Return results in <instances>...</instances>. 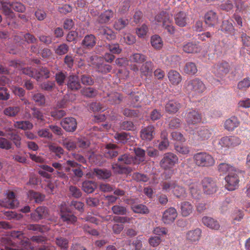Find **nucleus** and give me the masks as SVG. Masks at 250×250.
Masks as SVG:
<instances>
[{
  "mask_svg": "<svg viewBox=\"0 0 250 250\" xmlns=\"http://www.w3.org/2000/svg\"><path fill=\"white\" fill-rule=\"evenodd\" d=\"M193 159L195 165L199 167H208L215 164L213 157L206 152H200L195 154Z\"/></svg>",
  "mask_w": 250,
  "mask_h": 250,
  "instance_id": "1",
  "label": "nucleus"
},
{
  "mask_svg": "<svg viewBox=\"0 0 250 250\" xmlns=\"http://www.w3.org/2000/svg\"><path fill=\"white\" fill-rule=\"evenodd\" d=\"M185 87L187 91L195 95H200L206 89L205 84L197 78L186 82Z\"/></svg>",
  "mask_w": 250,
  "mask_h": 250,
  "instance_id": "2",
  "label": "nucleus"
},
{
  "mask_svg": "<svg viewBox=\"0 0 250 250\" xmlns=\"http://www.w3.org/2000/svg\"><path fill=\"white\" fill-rule=\"evenodd\" d=\"M230 70V64L226 61H222L213 65L212 72L218 78L222 80L229 73Z\"/></svg>",
  "mask_w": 250,
  "mask_h": 250,
  "instance_id": "3",
  "label": "nucleus"
},
{
  "mask_svg": "<svg viewBox=\"0 0 250 250\" xmlns=\"http://www.w3.org/2000/svg\"><path fill=\"white\" fill-rule=\"evenodd\" d=\"M240 175H242V172L236 169L228 173L225 177V187L228 190H234L238 187Z\"/></svg>",
  "mask_w": 250,
  "mask_h": 250,
  "instance_id": "4",
  "label": "nucleus"
},
{
  "mask_svg": "<svg viewBox=\"0 0 250 250\" xmlns=\"http://www.w3.org/2000/svg\"><path fill=\"white\" fill-rule=\"evenodd\" d=\"M162 189L166 191L171 190L177 198H182L186 194L184 188L177 185L174 182H165L162 183Z\"/></svg>",
  "mask_w": 250,
  "mask_h": 250,
  "instance_id": "5",
  "label": "nucleus"
},
{
  "mask_svg": "<svg viewBox=\"0 0 250 250\" xmlns=\"http://www.w3.org/2000/svg\"><path fill=\"white\" fill-rule=\"evenodd\" d=\"M178 162L177 156L172 153L167 152L164 154L160 162V166L164 170H169Z\"/></svg>",
  "mask_w": 250,
  "mask_h": 250,
  "instance_id": "6",
  "label": "nucleus"
},
{
  "mask_svg": "<svg viewBox=\"0 0 250 250\" xmlns=\"http://www.w3.org/2000/svg\"><path fill=\"white\" fill-rule=\"evenodd\" d=\"M201 184L204 192L206 194H213L217 190L216 181L211 177L204 178L202 180Z\"/></svg>",
  "mask_w": 250,
  "mask_h": 250,
  "instance_id": "7",
  "label": "nucleus"
},
{
  "mask_svg": "<svg viewBox=\"0 0 250 250\" xmlns=\"http://www.w3.org/2000/svg\"><path fill=\"white\" fill-rule=\"evenodd\" d=\"M185 121L188 125H195L202 122V116L198 110L189 109L185 115Z\"/></svg>",
  "mask_w": 250,
  "mask_h": 250,
  "instance_id": "8",
  "label": "nucleus"
},
{
  "mask_svg": "<svg viewBox=\"0 0 250 250\" xmlns=\"http://www.w3.org/2000/svg\"><path fill=\"white\" fill-rule=\"evenodd\" d=\"M146 98V95L142 91L131 92L128 98V104L133 107L141 106L142 102Z\"/></svg>",
  "mask_w": 250,
  "mask_h": 250,
  "instance_id": "9",
  "label": "nucleus"
},
{
  "mask_svg": "<svg viewBox=\"0 0 250 250\" xmlns=\"http://www.w3.org/2000/svg\"><path fill=\"white\" fill-rule=\"evenodd\" d=\"M0 10L7 19L11 20L14 17V14L12 9V2H10L9 0H0Z\"/></svg>",
  "mask_w": 250,
  "mask_h": 250,
  "instance_id": "10",
  "label": "nucleus"
},
{
  "mask_svg": "<svg viewBox=\"0 0 250 250\" xmlns=\"http://www.w3.org/2000/svg\"><path fill=\"white\" fill-rule=\"evenodd\" d=\"M61 126L67 132L74 131L77 126L76 120L73 117L64 118L61 122Z\"/></svg>",
  "mask_w": 250,
  "mask_h": 250,
  "instance_id": "11",
  "label": "nucleus"
},
{
  "mask_svg": "<svg viewBox=\"0 0 250 250\" xmlns=\"http://www.w3.org/2000/svg\"><path fill=\"white\" fill-rule=\"evenodd\" d=\"M155 134V128L152 125L145 127L140 131L141 139L146 141H151L153 139Z\"/></svg>",
  "mask_w": 250,
  "mask_h": 250,
  "instance_id": "12",
  "label": "nucleus"
},
{
  "mask_svg": "<svg viewBox=\"0 0 250 250\" xmlns=\"http://www.w3.org/2000/svg\"><path fill=\"white\" fill-rule=\"evenodd\" d=\"M67 88L72 91H77L81 87L79 77L76 75H70L67 78Z\"/></svg>",
  "mask_w": 250,
  "mask_h": 250,
  "instance_id": "13",
  "label": "nucleus"
},
{
  "mask_svg": "<svg viewBox=\"0 0 250 250\" xmlns=\"http://www.w3.org/2000/svg\"><path fill=\"white\" fill-rule=\"evenodd\" d=\"M204 21L208 26H214L218 22L217 13L212 10L207 11L204 15Z\"/></svg>",
  "mask_w": 250,
  "mask_h": 250,
  "instance_id": "14",
  "label": "nucleus"
},
{
  "mask_svg": "<svg viewBox=\"0 0 250 250\" xmlns=\"http://www.w3.org/2000/svg\"><path fill=\"white\" fill-rule=\"evenodd\" d=\"M212 135V131L211 130L205 128L201 127L193 134L194 138L198 141H202L207 140Z\"/></svg>",
  "mask_w": 250,
  "mask_h": 250,
  "instance_id": "15",
  "label": "nucleus"
},
{
  "mask_svg": "<svg viewBox=\"0 0 250 250\" xmlns=\"http://www.w3.org/2000/svg\"><path fill=\"white\" fill-rule=\"evenodd\" d=\"M177 216L176 210L174 208H169L164 212L162 221L165 224H170L174 221Z\"/></svg>",
  "mask_w": 250,
  "mask_h": 250,
  "instance_id": "16",
  "label": "nucleus"
},
{
  "mask_svg": "<svg viewBox=\"0 0 250 250\" xmlns=\"http://www.w3.org/2000/svg\"><path fill=\"white\" fill-rule=\"evenodd\" d=\"M114 12L111 9L106 10L101 13L97 17V22L99 23L106 24L109 22L113 18Z\"/></svg>",
  "mask_w": 250,
  "mask_h": 250,
  "instance_id": "17",
  "label": "nucleus"
},
{
  "mask_svg": "<svg viewBox=\"0 0 250 250\" xmlns=\"http://www.w3.org/2000/svg\"><path fill=\"white\" fill-rule=\"evenodd\" d=\"M98 34L110 41L116 39V34L113 31L107 26H102L98 30Z\"/></svg>",
  "mask_w": 250,
  "mask_h": 250,
  "instance_id": "18",
  "label": "nucleus"
},
{
  "mask_svg": "<svg viewBox=\"0 0 250 250\" xmlns=\"http://www.w3.org/2000/svg\"><path fill=\"white\" fill-rule=\"evenodd\" d=\"M114 137L118 143L127 144L132 141V137L130 133L125 132L116 133Z\"/></svg>",
  "mask_w": 250,
  "mask_h": 250,
  "instance_id": "19",
  "label": "nucleus"
},
{
  "mask_svg": "<svg viewBox=\"0 0 250 250\" xmlns=\"http://www.w3.org/2000/svg\"><path fill=\"white\" fill-rule=\"evenodd\" d=\"M96 43V38L94 35H86L82 42V45L86 49L92 48Z\"/></svg>",
  "mask_w": 250,
  "mask_h": 250,
  "instance_id": "20",
  "label": "nucleus"
},
{
  "mask_svg": "<svg viewBox=\"0 0 250 250\" xmlns=\"http://www.w3.org/2000/svg\"><path fill=\"white\" fill-rule=\"evenodd\" d=\"M104 98H106L105 101L111 104H119L123 100V97L118 92H111L107 94V96Z\"/></svg>",
  "mask_w": 250,
  "mask_h": 250,
  "instance_id": "21",
  "label": "nucleus"
},
{
  "mask_svg": "<svg viewBox=\"0 0 250 250\" xmlns=\"http://www.w3.org/2000/svg\"><path fill=\"white\" fill-rule=\"evenodd\" d=\"M189 189L190 190L192 197L195 199L199 200L201 196L202 193L200 189V184L198 182L191 183L189 185Z\"/></svg>",
  "mask_w": 250,
  "mask_h": 250,
  "instance_id": "22",
  "label": "nucleus"
},
{
  "mask_svg": "<svg viewBox=\"0 0 250 250\" xmlns=\"http://www.w3.org/2000/svg\"><path fill=\"white\" fill-rule=\"evenodd\" d=\"M188 16L186 13L183 11L177 13L174 16L175 22L180 27H184L187 24Z\"/></svg>",
  "mask_w": 250,
  "mask_h": 250,
  "instance_id": "23",
  "label": "nucleus"
},
{
  "mask_svg": "<svg viewBox=\"0 0 250 250\" xmlns=\"http://www.w3.org/2000/svg\"><path fill=\"white\" fill-rule=\"evenodd\" d=\"M181 104L174 100L169 101L165 105L166 111L170 114L176 113L181 108Z\"/></svg>",
  "mask_w": 250,
  "mask_h": 250,
  "instance_id": "24",
  "label": "nucleus"
},
{
  "mask_svg": "<svg viewBox=\"0 0 250 250\" xmlns=\"http://www.w3.org/2000/svg\"><path fill=\"white\" fill-rule=\"evenodd\" d=\"M239 124L240 122L238 118L235 116H232L226 120L224 123V126L227 130L232 131L238 127Z\"/></svg>",
  "mask_w": 250,
  "mask_h": 250,
  "instance_id": "25",
  "label": "nucleus"
},
{
  "mask_svg": "<svg viewBox=\"0 0 250 250\" xmlns=\"http://www.w3.org/2000/svg\"><path fill=\"white\" fill-rule=\"evenodd\" d=\"M93 173L98 179L106 180L111 176V171L106 169L94 168Z\"/></svg>",
  "mask_w": 250,
  "mask_h": 250,
  "instance_id": "26",
  "label": "nucleus"
},
{
  "mask_svg": "<svg viewBox=\"0 0 250 250\" xmlns=\"http://www.w3.org/2000/svg\"><path fill=\"white\" fill-rule=\"evenodd\" d=\"M117 146L115 144H109L106 145L104 150V156L107 158H112L118 155V151L116 149Z\"/></svg>",
  "mask_w": 250,
  "mask_h": 250,
  "instance_id": "27",
  "label": "nucleus"
},
{
  "mask_svg": "<svg viewBox=\"0 0 250 250\" xmlns=\"http://www.w3.org/2000/svg\"><path fill=\"white\" fill-rule=\"evenodd\" d=\"M170 19L171 17L168 13L165 11H161L155 16L154 21L156 23L158 24L162 23L163 25H165Z\"/></svg>",
  "mask_w": 250,
  "mask_h": 250,
  "instance_id": "28",
  "label": "nucleus"
},
{
  "mask_svg": "<svg viewBox=\"0 0 250 250\" xmlns=\"http://www.w3.org/2000/svg\"><path fill=\"white\" fill-rule=\"evenodd\" d=\"M202 222L206 226L211 229L218 230L220 228V225L217 221L212 218L204 217L202 218Z\"/></svg>",
  "mask_w": 250,
  "mask_h": 250,
  "instance_id": "29",
  "label": "nucleus"
},
{
  "mask_svg": "<svg viewBox=\"0 0 250 250\" xmlns=\"http://www.w3.org/2000/svg\"><path fill=\"white\" fill-rule=\"evenodd\" d=\"M97 184L96 182L90 180H85L82 183V189L87 193H92L97 188Z\"/></svg>",
  "mask_w": 250,
  "mask_h": 250,
  "instance_id": "30",
  "label": "nucleus"
},
{
  "mask_svg": "<svg viewBox=\"0 0 250 250\" xmlns=\"http://www.w3.org/2000/svg\"><path fill=\"white\" fill-rule=\"evenodd\" d=\"M201 233V229L197 228L189 231L187 234V238L191 242H197L200 239Z\"/></svg>",
  "mask_w": 250,
  "mask_h": 250,
  "instance_id": "31",
  "label": "nucleus"
},
{
  "mask_svg": "<svg viewBox=\"0 0 250 250\" xmlns=\"http://www.w3.org/2000/svg\"><path fill=\"white\" fill-rule=\"evenodd\" d=\"M27 196L30 202L34 201L36 203L42 202L45 198V196L43 194L33 190L29 191Z\"/></svg>",
  "mask_w": 250,
  "mask_h": 250,
  "instance_id": "32",
  "label": "nucleus"
},
{
  "mask_svg": "<svg viewBox=\"0 0 250 250\" xmlns=\"http://www.w3.org/2000/svg\"><path fill=\"white\" fill-rule=\"evenodd\" d=\"M183 51L187 53H196L201 50V47L196 43L189 42L183 46Z\"/></svg>",
  "mask_w": 250,
  "mask_h": 250,
  "instance_id": "33",
  "label": "nucleus"
},
{
  "mask_svg": "<svg viewBox=\"0 0 250 250\" xmlns=\"http://www.w3.org/2000/svg\"><path fill=\"white\" fill-rule=\"evenodd\" d=\"M153 63L150 61H146L144 63L140 68V71L142 75L146 76L152 72L153 70Z\"/></svg>",
  "mask_w": 250,
  "mask_h": 250,
  "instance_id": "34",
  "label": "nucleus"
},
{
  "mask_svg": "<svg viewBox=\"0 0 250 250\" xmlns=\"http://www.w3.org/2000/svg\"><path fill=\"white\" fill-rule=\"evenodd\" d=\"M35 79L39 81L41 78L48 79L50 77V70L46 67H39L38 69H36Z\"/></svg>",
  "mask_w": 250,
  "mask_h": 250,
  "instance_id": "35",
  "label": "nucleus"
},
{
  "mask_svg": "<svg viewBox=\"0 0 250 250\" xmlns=\"http://www.w3.org/2000/svg\"><path fill=\"white\" fill-rule=\"evenodd\" d=\"M169 81L174 85H178L182 81V77L179 72L175 70H170L168 73Z\"/></svg>",
  "mask_w": 250,
  "mask_h": 250,
  "instance_id": "36",
  "label": "nucleus"
},
{
  "mask_svg": "<svg viewBox=\"0 0 250 250\" xmlns=\"http://www.w3.org/2000/svg\"><path fill=\"white\" fill-rule=\"evenodd\" d=\"M118 162L121 163V164H136L135 163V158L133 156L129 154H125L120 156L118 159Z\"/></svg>",
  "mask_w": 250,
  "mask_h": 250,
  "instance_id": "37",
  "label": "nucleus"
},
{
  "mask_svg": "<svg viewBox=\"0 0 250 250\" xmlns=\"http://www.w3.org/2000/svg\"><path fill=\"white\" fill-rule=\"evenodd\" d=\"M40 167L41 169L39 170V174L47 179L51 178V175L48 172H53L54 171L53 168L46 165H42Z\"/></svg>",
  "mask_w": 250,
  "mask_h": 250,
  "instance_id": "38",
  "label": "nucleus"
},
{
  "mask_svg": "<svg viewBox=\"0 0 250 250\" xmlns=\"http://www.w3.org/2000/svg\"><path fill=\"white\" fill-rule=\"evenodd\" d=\"M150 43L152 47L157 50L161 49L163 46V42L162 38L158 35L151 36Z\"/></svg>",
  "mask_w": 250,
  "mask_h": 250,
  "instance_id": "39",
  "label": "nucleus"
},
{
  "mask_svg": "<svg viewBox=\"0 0 250 250\" xmlns=\"http://www.w3.org/2000/svg\"><path fill=\"white\" fill-rule=\"evenodd\" d=\"M20 110V107L19 106H9L4 109L3 113L7 116L13 117L19 113Z\"/></svg>",
  "mask_w": 250,
  "mask_h": 250,
  "instance_id": "40",
  "label": "nucleus"
},
{
  "mask_svg": "<svg viewBox=\"0 0 250 250\" xmlns=\"http://www.w3.org/2000/svg\"><path fill=\"white\" fill-rule=\"evenodd\" d=\"M136 156H134L135 158V163L139 164L145 160V151L139 147L134 149Z\"/></svg>",
  "mask_w": 250,
  "mask_h": 250,
  "instance_id": "41",
  "label": "nucleus"
},
{
  "mask_svg": "<svg viewBox=\"0 0 250 250\" xmlns=\"http://www.w3.org/2000/svg\"><path fill=\"white\" fill-rule=\"evenodd\" d=\"M128 23L129 21L128 19L121 18L115 21L113 27L115 30L120 31L124 29Z\"/></svg>",
  "mask_w": 250,
  "mask_h": 250,
  "instance_id": "42",
  "label": "nucleus"
},
{
  "mask_svg": "<svg viewBox=\"0 0 250 250\" xmlns=\"http://www.w3.org/2000/svg\"><path fill=\"white\" fill-rule=\"evenodd\" d=\"M16 38H20L21 39H23L24 41L28 43H35L37 41L35 37L29 33H26L25 34L21 33L17 35Z\"/></svg>",
  "mask_w": 250,
  "mask_h": 250,
  "instance_id": "43",
  "label": "nucleus"
},
{
  "mask_svg": "<svg viewBox=\"0 0 250 250\" xmlns=\"http://www.w3.org/2000/svg\"><path fill=\"white\" fill-rule=\"evenodd\" d=\"M197 67L195 63L188 62L184 67V71L189 75H194L197 72Z\"/></svg>",
  "mask_w": 250,
  "mask_h": 250,
  "instance_id": "44",
  "label": "nucleus"
},
{
  "mask_svg": "<svg viewBox=\"0 0 250 250\" xmlns=\"http://www.w3.org/2000/svg\"><path fill=\"white\" fill-rule=\"evenodd\" d=\"M220 30L225 33L231 34L234 30V28L231 22L228 20H225L222 21Z\"/></svg>",
  "mask_w": 250,
  "mask_h": 250,
  "instance_id": "45",
  "label": "nucleus"
},
{
  "mask_svg": "<svg viewBox=\"0 0 250 250\" xmlns=\"http://www.w3.org/2000/svg\"><path fill=\"white\" fill-rule=\"evenodd\" d=\"M229 72V75L228 78L230 80H234L236 77H240L242 74L240 66L235 65L233 67L231 66V70Z\"/></svg>",
  "mask_w": 250,
  "mask_h": 250,
  "instance_id": "46",
  "label": "nucleus"
},
{
  "mask_svg": "<svg viewBox=\"0 0 250 250\" xmlns=\"http://www.w3.org/2000/svg\"><path fill=\"white\" fill-rule=\"evenodd\" d=\"M14 126L15 127L22 130L31 129L33 128V124L28 121H17Z\"/></svg>",
  "mask_w": 250,
  "mask_h": 250,
  "instance_id": "47",
  "label": "nucleus"
},
{
  "mask_svg": "<svg viewBox=\"0 0 250 250\" xmlns=\"http://www.w3.org/2000/svg\"><path fill=\"white\" fill-rule=\"evenodd\" d=\"M146 56L141 53H134L130 57L131 62L137 63H142L146 60Z\"/></svg>",
  "mask_w": 250,
  "mask_h": 250,
  "instance_id": "48",
  "label": "nucleus"
},
{
  "mask_svg": "<svg viewBox=\"0 0 250 250\" xmlns=\"http://www.w3.org/2000/svg\"><path fill=\"white\" fill-rule=\"evenodd\" d=\"M131 208L135 213L146 214L149 212L147 208L144 204H132Z\"/></svg>",
  "mask_w": 250,
  "mask_h": 250,
  "instance_id": "49",
  "label": "nucleus"
},
{
  "mask_svg": "<svg viewBox=\"0 0 250 250\" xmlns=\"http://www.w3.org/2000/svg\"><path fill=\"white\" fill-rule=\"evenodd\" d=\"M82 94L87 98L95 97L98 94V91L91 87L84 88L81 91Z\"/></svg>",
  "mask_w": 250,
  "mask_h": 250,
  "instance_id": "50",
  "label": "nucleus"
},
{
  "mask_svg": "<svg viewBox=\"0 0 250 250\" xmlns=\"http://www.w3.org/2000/svg\"><path fill=\"white\" fill-rule=\"evenodd\" d=\"M49 149L51 152L54 153L58 158H61L64 154V150L62 147L54 144L49 145Z\"/></svg>",
  "mask_w": 250,
  "mask_h": 250,
  "instance_id": "51",
  "label": "nucleus"
},
{
  "mask_svg": "<svg viewBox=\"0 0 250 250\" xmlns=\"http://www.w3.org/2000/svg\"><path fill=\"white\" fill-rule=\"evenodd\" d=\"M61 217L63 221L66 222L68 224L73 223L76 221V218L70 212H66L61 210Z\"/></svg>",
  "mask_w": 250,
  "mask_h": 250,
  "instance_id": "52",
  "label": "nucleus"
},
{
  "mask_svg": "<svg viewBox=\"0 0 250 250\" xmlns=\"http://www.w3.org/2000/svg\"><path fill=\"white\" fill-rule=\"evenodd\" d=\"M62 145L69 151L74 150L77 146V144L74 141L68 138L62 140Z\"/></svg>",
  "mask_w": 250,
  "mask_h": 250,
  "instance_id": "53",
  "label": "nucleus"
},
{
  "mask_svg": "<svg viewBox=\"0 0 250 250\" xmlns=\"http://www.w3.org/2000/svg\"><path fill=\"white\" fill-rule=\"evenodd\" d=\"M112 67L110 65L104 63H101L97 64V71L104 74L110 72L112 70Z\"/></svg>",
  "mask_w": 250,
  "mask_h": 250,
  "instance_id": "54",
  "label": "nucleus"
},
{
  "mask_svg": "<svg viewBox=\"0 0 250 250\" xmlns=\"http://www.w3.org/2000/svg\"><path fill=\"white\" fill-rule=\"evenodd\" d=\"M31 109L32 111V114L34 118L36 119L40 122H43L45 121L43 114L39 109L33 107Z\"/></svg>",
  "mask_w": 250,
  "mask_h": 250,
  "instance_id": "55",
  "label": "nucleus"
},
{
  "mask_svg": "<svg viewBox=\"0 0 250 250\" xmlns=\"http://www.w3.org/2000/svg\"><path fill=\"white\" fill-rule=\"evenodd\" d=\"M55 81L59 86L63 85L66 79V73L59 72L55 74Z\"/></svg>",
  "mask_w": 250,
  "mask_h": 250,
  "instance_id": "56",
  "label": "nucleus"
},
{
  "mask_svg": "<svg viewBox=\"0 0 250 250\" xmlns=\"http://www.w3.org/2000/svg\"><path fill=\"white\" fill-rule=\"evenodd\" d=\"M123 114L127 117L137 118L139 117L140 112L138 110L130 109L126 108L123 110Z\"/></svg>",
  "mask_w": 250,
  "mask_h": 250,
  "instance_id": "57",
  "label": "nucleus"
},
{
  "mask_svg": "<svg viewBox=\"0 0 250 250\" xmlns=\"http://www.w3.org/2000/svg\"><path fill=\"white\" fill-rule=\"evenodd\" d=\"M38 135L42 138H44L48 140H52L53 135L48 128H42L38 131Z\"/></svg>",
  "mask_w": 250,
  "mask_h": 250,
  "instance_id": "58",
  "label": "nucleus"
},
{
  "mask_svg": "<svg viewBox=\"0 0 250 250\" xmlns=\"http://www.w3.org/2000/svg\"><path fill=\"white\" fill-rule=\"evenodd\" d=\"M130 7V1L129 0H126L119 4L118 12L120 14H124L129 9Z\"/></svg>",
  "mask_w": 250,
  "mask_h": 250,
  "instance_id": "59",
  "label": "nucleus"
},
{
  "mask_svg": "<svg viewBox=\"0 0 250 250\" xmlns=\"http://www.w3.org/2000/svg\"><path fill=\"white\" fill-rule=\"evenodd\" d=\"M9 139L11 140L17 148H20L21 146V138L17 134L14 133H9L8 134Z\"/></svg>",
  "mask_w": 250,
  "mask_h": 250,
  "instance_id": "60",
  "label": "nucleus"
},
{
  "mask_svg": "<svg viewBox=\"0 0 250 250\" xmlns=\"http://www.w3.org/2000/svg\"><path fill=\"white\" fill-rule=\"evenodd\" d=\"M174 147L176 151L181 154H188L190 151L189 148L188 146H184L182 144H175Z\"/></svg>",
  "mask_w": 250,
  "mask_h": 250,
  "instance_id": "61",
  "label": "nucleus"
},
{
  "mask_svg": "<svg viewBox=\"0 0 250 250\" xmlns=\"http://www.w3.org/2000/svg\"><path fill=\"white\" fill-rule=\"evenodd\" d=\"M235 168L226 163H221L218 166V170L220 172L225 173L227 172L229 173L230 171H233Z\"/></svg>",
  "mask_w": 250,
  "mask_h": 250,
  "instance_id": "62",
  "label": "nucleus"
},
{
  "mask_svg": "<svg viewBox=\"0 0 250 250\" xmlns=\"http://www.w3.org/2000/svg\"><path fill=\"white\" fill-rule=\"evenodd\" d=\"M33 99L39 105H43L45 104V97L42 93L35 94L33 96Z\"/></svg>",
  "mask_w": 250,
  "mask_h": 250,
  "instance_id": "63",
  "label": "nucleus"
},
{
  "mask_svg": "<svg viewBox=\"0 0 250 250\" xmlns=\"http://www.w3.org/2000/svg\"><path fill=\"white\" fill-rule=\"evenodd\" d=\"M69 49L68 46L65 43H62L59 45L55 50V53L59 55L66 54Z\"/></svg>",
  "mask_w": 250,
  "mask_h": 250,
  "instance_id": "64",
  "label": "nucleus"
}]
</instances>
